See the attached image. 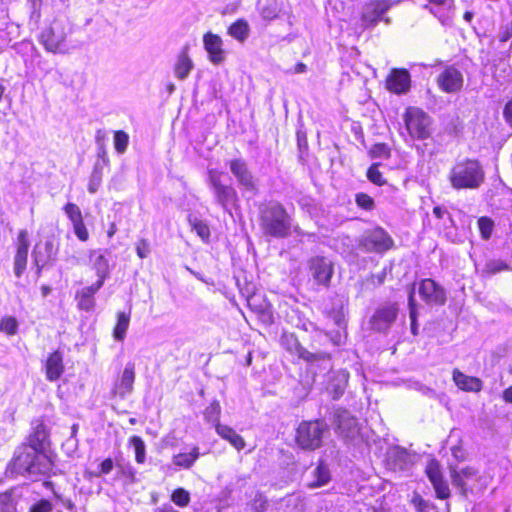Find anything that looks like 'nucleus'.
Returning a JSON list of instances; mask_svg holds the SVG:
<instances>
[{"instance_id": "f257e3e1", "label": "nucleus", "mask_w": 512, "mask_h": 512, "mask_svg": "<svg viewBox=\"0 0 512 512\" xmlns=\"http://www.w3.org/2000/svg\"><path fill=\"white\" fill-rule=\"evenodd\" d=\"M51 467V460L44 452L26 444L16 450L10 464L12 473L28 476L45 475Z\"/></svg>"}, {"instance_id": "f03ea898", "label": "nucleus", "mask_w": 512, "mask_h": 512, "mask_svg": "<svg viewBox=\"0 0 512 512\" xmlns=\"http://www.w3.org/2000/svg\"><path fill=\"white\" fill-rule=\"evenodd\" d=\"M447 179L455 190H475L483 184L485 172L478 160L464 158L454 163Z\"/></svg>"}, {"instance_id": "7ed1b4c3", "label": "nucleus", "mask_w": 512, "mask_h": 512, "mask_svg": "<svg viewBox=\"0 0 512 512\" xmlns=\"http://www.w3.org/2000/svg\"><path fill=\"white\" fill-rule=\"evenodd\" d=\"M260 227L266 236L286 238L290 235L292 219L278 202H269L260 208Z\"/></svg>"}, {"instance_id": "20e7f679", "label": "nucleus", "mask_w": 512, "mask_h": 512, "mask_svg": "<svg viewBox=\"0 0 512 512\" xmlns=\"http://www.w3.org/2000/svg\"><path fill=\"white\" fill-rule=\"evenodd\" d=\"M72 25L65 19H55L45 27L39 37L45 50L53 54H69L75 45L69 38Z\"/></svg>"}, {"instance_id": "39448f33", "label": "nucleus", "mask_w": 512, "mask_h": 512, "mask_svg": "<svg viewBox=\"0 0 512 512\" xmlns=\"http://www.w3.org/2000/svg\"><path fill=\"white\" fill-rule=\"evenodd\" d=\"M404 123L408 134L414 140H424L431 135V118L417 107L406 109Z\"/></svg>"}, {"instance_id": "423d86ee", "label": "nucleus", "mask_w": 512, "mask_h": 512, "mask_svg": "<svg viewBox=\"0 0 512 512\" xmlns=\"http://www.w3.org/2000/svg\"><path fill=\"white\" fill-rule=\"evenodd\" d=\"M326 425L320 421L302 422L297 429L296 441L303 449L314 450L321 445Z\"/></svg>"}, {"instance_id": "0eeeda50", "label": "nucleus", "mask_w": 512, "mask_h": 512, "mask_svg": "<svg viewBox=\"0 0 512 512\" xmlns=\"http://www.w3.org/2000/svg\"><path fill=\"white\" fill-rule=\"evenodd\" d=\"M393 244L391 236L381 227L368 231L360 240V246L366 252L383 253L391 249Z\"/></svg>"}, {"instance_id": "6e6552de", "label": "nucleus", "mask_w": 512, "mask_h": 512, "mask_svg": "<svg viewBox=\"0 0 512 512\" xmlns=\"http://www.w3.org/2000/svg\"><path fill=\"white\" fill-rule=\"evenodd\" d=\"M281 345L292 355L307 362H326L329 364L330 356L327 353H311L301 346L293 333H284L281 337Z\"/></svg>"}, {"instance_id": "1a4fd4ad", "label": "nucleus", "mask_w": 512, "mask_h": 512, "mask_svg": "<svg viewBox=\"0 0 512 512\" xmlns=\"http://www.w3.org/2000/svg\"><path fill=\"white\" fill-rule=\"evenodd\" d=\"M396 303L385 304L378 307L369 320L370 328L376 332H387L398 316Z\"/></svg>"}, {"instance_id": "9d476101", "label": "nucleus", "mask_w": 512, "mask_h": 512, "mask_svg": "<svg viewBox=\"0 0 512 512\" xmlns=\"http://www.w3.org/2000/svg\"><path fill=\"white\" fill-rule=\"evenodd\" d=\"M450 475L453 486L464 496H466L468 492L473 491L479 480L478 470L470 466L461 468L460 470L451 468Z\"/></svg>"}, {"instance_id": "9b49d317", "label": "nucleus", "mask_w": 512, "mask_h": 512, "mask_svg": "<svg viewBox=\"0 0 512 512\" xmlns=\"http://www.w3.org/2000/svg\"><path fill=\"white\" fill-rule=\"evenodd\" d=\"M309 274L319 285L327 286L333 275V264L324 256H315L308 261Z\"/></svg>"}, {"instance_id": "f8f14e48", "label": "nucleus", "mask_w": 512, "mask_h": 512, "mask_svg": "<svg viewBox=\"0 0 512 512\" xmlns=\"http://www.w3.org/2000/svg\"><path fill=\"white\" fill-rule=\"evenodd\" d=\"M334 421L340 436L346 440H355L360 433L359 424L354 416L347 410L337 409Z\"/></svg>"}, {"instance_id": "ddd939ff", "label": "nucleus", "mask_w": 512, "mask_h": 512, "mask_svg": "<svg viewBox=\"0 0 512 512\" xmlns=\"http://www.w3.org/2000/svg\"><path fill=\"white\" fill-rule=\"evenodd\" d=\"M231 173L236 178L238 184L246 191L251 192L253 195L257 194L258 188L255 179L248 169L246 161L242 158L232 159L229 162Z\"/></svg>"}, {"instance_id": "4468645a", "label": "nucleus", "mask_w": 512, "mask_h": 512, "mask_svg": "<svg viewBox=\"0 0 512 512\" xmlns=\"http://www.w3.org/2000/svg\"><path fill=\"white\" fill-rule=\"evenodd\" d=\"M463 84V74L454 66L446 67L437 77V85L445 93H457L462 89Z\"/></svg>"}, {"instance_id": "2eb2a0df", "label": "nucleus", "mask_w": 512, "mask_h": 512, "mask_svg": "<svg viewBox=\"0 0 512 512\" xmlns=\"http://www.w3.org/2000/svg\"><path fill=\"white\" fill-rule=\"evenodd\" d=\"M418 292L423 301L429 305H443L446 292L432 279H424L419 283Z\"/></svg>"}, {"instance_id": "dca6fc26", "label": "nucleus", "mask_w": 512, "mask_h": 512, "mask_svg": "<svg viewBox=\"0 0 512 512\" xmlns=\"http://www.w3.org/2000/svg\"><path fill=\"white\" fill-rule=\"evenodd\" d=\"M135 382V364L128 362L120 377L115 381L112 393L124 399L133 392Z\"/></svg>"}, {"instance_id": "f3484780", "label": "nucleus", "mask_w": 512, "mask_h": 512, "mask_svg": "<svg viewBox=\"0 0 512 512\" xmlns=\"http://www.w3.org/2000/svg\"><path fill=\"white\" fill-rule=\"evenodd\" d=\"M425 471L435 489L437 497L447 499L450 496V489L442 476L439 462L434 459L430 460Z\"/></svg>"}, {"instance_id": "a211bd4d", "label": "nucleus", "mask_w": 512, "mask_h": 512, "mask_svg": "<svg viewBox=\"0 0 512 512\" xmlns=\"http://www.w3.org/2000/svg\"><path fill=\"white\" fill-rule=\"evenodd\" d=\"M389 4L384 0H373L365 4L362 11V21L365 27L375 25L388 11Z\"/></svg>"}, {"instance_id": "6ab92c4d", "label": "nucleus", "mask_w": 512, "mask_h": 512, "mask_svg": "<svg viewBox=\"0 0 512 512\" xmlns=\"http://www.w3.org/2000/svg\"><path fill=\"white\" fill-rule=\"evenodd\" d=\"M413 461L414 456L401 447H393L387 453V464L393 471L407 470Z\"/></svg>"}, {"instance_id": "aec40b11", "label": "nucleus", "mask_w": 512, "mask_h": 512, "mask_svg": "<svg viewBox=\"0 0 512 512\" xmlns=\"http://www.w3.org/2000/svg\"><path fill=\"white\" fill-rule=\"evenodd\" d=\"M203 44L208 53L209 60L213 64H221L225 60V51L223 49V41L221 37L212 32H208L203 36Z\"/></svg>"}, {"instance_id": "412c9836", "label": "nucleus", "mask_w": 512, "mask_h": 512, "mask_svg": "<svg viewBox=\"0 0 512 512\" xmlns=\"http://www.w3.org/2000/svg\"><path fill=\"white\" fill-rule=\"evenodd\" d=\"M29 249L28 232L21 230L18 234L17 251L14 258V273L16 277H21L27 265Z\"/></svg>"}, {"instance_id": "4be33fe9", "label": "nucleus", "mask_w": 512, "mask_h": 512, "mask_svg": "<svg viewBox=\"0 0 512 512\" xmlns=\"http://www.w3.org/2000/svg\"><path fill=\"white\" fill-rule=\"evenodd\" d=\"M106 253V251L97 249L92 250L89 254V262L91 267L96 272L98 277L97 281H101L102 285L104 284V281L108 277L110 271L109 260L106 256Z\"/></svg>"}, {"instance_id": "5701e85b", "label": "nucleus", "mask_w": 512, "mask_h": 512, "mask_svg": "<svg viewBox=\"0 0 512 512\" xmlns=\"http://www.w3.org/2000/svg\"><path fill=\"white\" fill-rule=\"evenodd\" d=\"M410 87V74L405 69H393L387 78L388 90L401 94L408 91Z\"/></svg>"}, {"instance_id": "b1692460", "label": "nucleus", "mask_w": 512, "mask_h": 512, "mask_svg": "<svg viewBox=\"0 0 512 512\" xmlns=\"http://www.w3.org/2000/svg\"><path fill=\"white\" fill-rule=\"evenodd\" d=\"M101 281H96L91 286L84 287L76 293L77 306L84 311H91L95 307L94 295L101 289Z\"/></svg>"}, {"instance_id": "393cba45", "label": "nucleus", "mask_w": 512, "mask_h": 512, "mask_svg": "<svg viewBox=\"0 0 512 512\" xmlns=\"http://www.w3.org/2000/svg\"><path fill=\"white\" fill-rule=\"evenodd\" d=\"M64 372L63 355L60 351H54L45 362L46 379L50 382L57 381Z\"/></svg>"}, {"instance_id": "a878e982", "label": "nucleus", "mask_w": 512, "mask_h": 512, "mask_svg": "<svg viewBox=\"0 0 512 512\" xmlns=\"http://www.w3.org/2000/svg\"><path fill=\"white\" fill-rule=\"evenodd\" d=\"M453 381L459 389L466 392H479L483 387L480 378L468 376L458 369L453 370Z\"/></svg>"}, {"instance_id": "bb28decb", "label": "nucleus", "mask_w": 512, "mask_h": 512, "mask_svg": "<svg viewBox=\"0 0 512 512\" xmlns=\"http://www.w3.org/2000/svg\"><path fill=\"white\" fill-rule=\"evenodd\" d=\"M216 432L221 438L228 441L238 451L244 449L246 445L245 440L230 426L217 423Z\"/></svg>"}, {"instance_id": "cd10ccee", "label": "nucleus", "mask_w": 512, "mask_h": 512, "mask_svg": "<svg viewBox=\"0 0 512 512\" xmlns=\"http://www.w3.org/2000/svg\"><path fill=\"white\" fill-rule=\"evenodd\" d=\"M194 64L188 55V48L185 47L178 55L174 65L175 77L179 80H185L193 69Z\"/></svg>"}, {"instance_id": "c85d7f7f", "label": "nucleus", "mask_w": 512, "mask_h": 512, "mask_svg": "<svg viewBox=\"0 0 512 512\" xmlns=\"http://www.w3.org/2000/svg\"><path fill=\"white\" fill-rule=\"evenodd\" d=\"M217 203L223 209L228 210L230 205H234L238 199L236 190L231 185H225L214 192Z\"/></svg>"}, {"instance_id": "c756f323", "label": "nucleus", "mask_w": 512, "mask_h": 512, "mask_svg": "<svg viewBox=\"0 0 512 512\" xmlns=\"http://www.w3.org/2000/svg\"><path fill=\"white\" fill-rule=\"evenodd\" d=\"M48 438V432L44 424L40 423L35 428L29 437L28 446L36 448V450L43 452L45 443Z\"/></svg>"}, {"instance_id": "7c9ffc66", "label": "nucleus", "mask_w": 512, "mask_h": 512, "mask_svg": "<svg viewBox=\"0 0 512 512\" xmlns=\"http://www.w3.org/2000/svg\"><path fill=\"white\" fill-rule=\"evenodd\" d=\"M249 32V25L244 19L237 20L228 28V34L241 43L248 38Z\"/></svg>"}, {"instance_id": "2f4dec72", "label": "nucleus", "mask_w": 512, "mask_h": 512, "mask_svg": "<svg viewBox=\"0 0 512 512\" xmlns=\"http://www.w3.org/2000/svg\"><path fill=\"white\" fill-rule=\"evenodd\" d=\"M330 481V472L326 465L320 463L313 472V480L308 483L310 488L326 485Z\"/></svg>"}, {"instance_id": "473e14b6", "label": "nucleus", "mask_w": 512, "mask_h": 512, "mask_svg": "<svg viewBox=\"0 0 512 512\" xmlns=\"http://www.w3.org/2000/svg\"><path fill=\"white\" fill-rule=\"evenodd\" d=\"M130 323V315L125 312H118L117 323L113 330V337L117 341H123Z\"/></svg>"}, {"instance_id": "72a5a7b5", "label": "nucleus", "mask_w": 512, "mask_h": 512, "mask_svg": "<svg viewBox=\"0 0 512 512\" xmlns=\"http://www.w3.org/2000/svg\"><path fill=\"white\" fill-rule=\"evenodd\" d=\"M199 455V449L194 447L189 453H179L175 455L173 457V464L181 468L189 469L199 458Z\"/></svg>"}, {"instance_id": "f704fd0d", "label": "nucleus", "mask_w": 512, "mask_h": 512, "mask_svg": "<svg viewBox=\"0 0 512 512\" xmlns=\"http://www.w3.org/2000/svg\"><path fill=\"white\" fill-rule=\"evenodd\" d=\"M188 222H189V225L191 227V229L193 231L196 232V234L203 240V241H207L210 237V229L208 227V225L198 219L197 217L195 216H189L188 218Z\"/></svg>"}, {"instance_id": "c9c22d12", "label": "nucleus", "mask_w": 512, "mask_h": 512, "mask_svg": "<svg viewBox=\"0 0 512 512\" xmlns=\"http://www.w3.org/2000/svg\"><path fill=\"white\" fill-rule=\"evenodd\" d=\"M408 305H409V316L411 319V333L413 335L418 334V325H417V304L415 301V287H411L408 295Z\"/></svg>"}, {"instance_id": "e433bc0d", "label": "nucleus", "mask_w": 512, "mask_h": 512, "mask_svg": "<svg viewBox=\"0 0 512 512\" xmlns=\"http://www.w3.org/2000/svg\"><path fill=\"white\" fill-rule=\"evenodd\" d=\"M347 382L348 373L345 371H339L329 386V388L334 392V398H338L343 394Z\"/></svg>"}, {"instance_id": "4c0bfd02", "label": "nucleus", "mask_w": 512, "mask_h": 512, "mask_svg": "<svg viewBox=\"0 0 512 512\" xmlns=\"http://www.w3.org/2000/svg\"><path fill=\"white\" fill-rule=\"evenodd\" d=\"M129 443L134 448L136 462L143 464L146 459V446L144 441L139 436H132L129 439Z\"/></svg>"}, {"instance_id": "58836bf2", "label": "nucleus", "mask_w": 512, "mask_h": 512, "mask_svg": "<svg viewBox=\"0 0 512 512\" xmlns=\"http://www.w3.org/2000/svg\"><path fill=\"white\" fill-rule=\"evenodd\" d=\"M221 414V406L217 400H214L204 411V418L207 422L213 423L215 426L219 423Z\"/></svg>"}, {"instance_id": "ea45409f", "label": "nucleus", "mask_w": 512, "mask_h": 512, "mask_svg": "<svg viewBox=\"0 0 512 512\" xmlns=\"http://www.w3.org/2000/svg\"><path fill=\"white\" fill-rule=\"evenodd\" d=\"M171 501L178 507H186L190 502V493L184 488H177L171 494Z\"/></svg>"}, {"instance_id": "a19ab883", "label": "nucleus", "mask_w": 512, "mask_h": 512, "mask_svg": "<svg viewBox=\"0 0 512 512\" xmlns=\"http://www.w3.org/2000/svg\"><path fill=\"white\" fill-rule=\"evenodd\" d=\"M0 510L1 512H16V501L12 492L0 494Z\"/></svg>"}, {"instance_id": "79ce46f5", "label": "nucleus", "mask_w": 512, "mask_h": 512, "mask_svg": "<svg viewBox=\"0 0 512 512\" xmlns=\"http://www.w3.org/2000/svg\"><path fill=\"white\" fill-rule=\"evenodd\" d=\"M129 144V136L124 131H115L114 133V147L115 150L122 154L126 151Z\"/></svg>"}, {"instance_id": "37998d69", "label": "nucleus", "mask_w": 512, "mask_h": 512, "mask_svg": "<svg viewBox=\"0 0 512 512\" xmlns=\"http://www.w3.org/2000/svg\"><path fill=\"white\" fill-rule=\"evenodd\" d=\"M18 330V322L12 316L4 317L0 320V331L5 332L7 335H15Z\"/></svg>"}, {"instance_id": "c03bdc74", "label": "nucleus", "mask_w": 512, "mask_h": 512, "mask_svg": "<svg viewBox=\"0 0 512 512\" xmlns=\"http://www.w3.org/2000/svg\"><path fill=\"white\" fill-rule=\"evenodd\" d=\"M64 212L72 224L83 220L80 208L74 203H67L64 207Z\"/></svg>"}, {"instance_id": "a18cd8bd", "label": "nucleus", "mask_w": 512, "mask_h": 512, "mask_svg": "<svg viewBox=\"0 0 512 512\" xmlns=\"http://www.w3.org/2000/svg\"><path fill=\"white\" fill-rule=\"evenodd\" d=\"M369 154L372 158H389L390 148L385 143H377L371 147Z\"/></svg>"}, {"instance_id": "49530a36", "label": "nucleus", "mask_w": 512, "mask_h": 512, "mask_svg": "<svg viewBox=\"0 0 512 512\" xmlns=\"http://www.w3.org/2000/svg\"><path fill=\"white\" fill-rule=\"evenodd\" d=\"M478 227L482 238L489 239L493 231V221L488 217H481L478 220Z\"/></svg>"}, {"instance_id": "de8ad7c7", "label": "nucleus", "mask_w": 512, "mask_h": 512, "mask_svg": "<svg viewBox=\"0 0 512 512\" xmlns=\"http://www.w3.org/2000/svg\"><path fill=\"white\" fill-rule=\"evenodd\" d=\"M367 177L372 183L376 185L381 186L385 184V180L382 176V173L378 169V164H373L370 166V168L367 171Z\"/></svg>"}, {"instance_id": "09e8293b", "label": "nucleus", "mask_w": 512, "mask_h": 512, "mask_svg": "<svg viewBox=\"0 0 512 512\" xmlns=\"http://www.w3.org/2000/svg\"><path fill=\"white\" fill-rule=\"evenodd\" d=\"M102 182V173L101 171L95 167L92 175L90 177V181L88 184V191L92 194L96 193L98 188L100 187Z\"/></svg>"}, {"instance_id": "8fccbe9b", "label": "nucleus", "mask_w": 512, "mask_h": 512, "mask_svg": "<svg viewBox=\"0 0 512 512\" xmlns=\"http://www.w3.org/2000/svg\"><path fill=\"white\" fill-rule=\"evenodd\" d=\"M508 269V266L501 260H491L485 266V272L492 275Z\"/></svg>"}, {"instance_id": "3c124183", "label": "nucleus", "mask_w": 512, "mask_h": 512, "mask_svg": "<svg viewBox=\"0 0 512 512\" xmlns=\"http://www.w3.org/2000/svg\"><path fill=\"white\" fill-rule=\"evenodd\" d=\"M113 467V460L111 458H106L100 463L98 470L92 472L91 475L94 477H100L101 475L109 474L113 470Z\"/></svg>"}, {"instance_id": "603ef678", "label": "nucleus", "mask_w": 512, "mask_h": 512, "mask_svg": "<svg viewBox=\"0 0 512 512\" xmlns=\"http://www.w3.org/2000/svg\"><path fill=\"white\" fill-rule=\"evenodd\" d=\"M208 181L209 185L213 189V192L220 189V187L225 186L221 183V173L213 169L208 171Z\"/></svg>"}, {"instance_id": "864d4df0", "label": "nucleus", "mask_w": 512, "mask_h": 512, "mask_svg": "<svg viewBox=\"0 0 512 512\" xmlns=\"http://www.w3.org/2000/svg\"><path fill=\"white\" fill-rule=\"evenodd\" d=\"M75 235L80 241H87L89 238L88 230L84 224V221H80L72 224Z\"/></svg>"}, {"instance_id": "5fc2aeb1", "label": "nucleus", "mask_w": 512, "mask_h": 512, "mask_svg": "<svg viewBox=\"0 0 512 512\" xmlns=\"http://www.w3.org/2000/svg\"><path fill=\"white\" fill-rule=\"evenodd\" d=\"M356 203L365 210H371L374 206V200L367 194L359 193L356 195Z\"/></svg>"}, {"instance_id": "6e6d98bb", "label": "nucleus", "mask_w": 512, "mask_h": 512, "mask_svg": "<svg viewBox=\"0 0 512 512\" xmlns=\"http://www.w3.org/2000/svg\"><path fill=\"white\" fill-rule=\"evenodd\" d=\"M53 505L49 500L42 499L33 504L29 512H52Z\"/></svg>"}, {"instance_id": "4d7b16f0", "label": "nucleus", "mask_w": 512, "mask_h": 512, "mask_svg": "<svg viewBox=\"0 0 512 512\" xmlns=\"http://www.w3.org/2000/svg\"><path fill=\"white\" fill-rule=\"evenodd\" d=\"M136 253L139 258H147L150 254V244L146 239H140L136 244Z\"/></svg>"}, {"instance_id": "13d9d810", "label": "nucleus", "mask_w": 512, "mask_h": 512, "mask_svg": "<svg viewBox=\"0 0 512 512\" xmlns=\"http://www.w3.org/2000/svg\"><path fill=\"white\" fill-rule=\"evenodd\" d=\"M260 14L265 20H273L277 17L278 12L274 5H268L261 8Z\"/></svg>"}, {"instance_id": "bf43d9fd", "label": "nucleus", "mask_w": 512, "mask_h": 512, "mask_svg": "<svg viewBox=\"0 0 512 512\" xmlns=\"http://www.w3.org/2000/svg\"><path fill=\"white\" fill-rule=\"evenodd\" d=\"M266 508V500L261 494H257L254 500L255 512H262Z\"/></svg>"}, {"instance_id": "052dcab7", "label": "nucleus", "mask_w": 512, "mask_h": 512, "mask_svg": "<svg viewBox=\"0 0 512 512\" xmlns=\"http://www.w3.org/2000/svg\"><path fill=\"white\" fill-rule=\"evenodd\" d=\"M503 116L506 122L512 127V99L506 103L503 110Z\"/></svg>"}, {"instance_id": "680f3d73", "label": "nucleus", "mask_w": 512, "mask_h": 512, "mask_svg": "<svg viewBox=\"0 0 512 512\" xmlns=\"http://www.w3.org/2000/svg\"><path fill=\"white\" fill-rule=\"evenodd\" d=\"M47 260L48 259L42 258L39 252H37L36 250L34 251V262L38 268V273L45 266V264L47 263Z\"/></svg>"}, {"instance_id": "e2e57ef3", "label": "nucleus", "mask_w": 512, "mask_h": 512, "mask_svg": "<svg viewBox=\"0 0 512 512\" xmlns=\"http://www.w3.org/2000/svg\"><path fill=\"white\" fill-rule=\"evenodd\" d=\"M105 138H106V133H105L104 130L99 129V130L96 131V135H95L96 143L99 146H101V148L103 147Z\"/></svg>"}, {"instance_id": "0e129e2a", "label": "nucleus", "mask_w": 512, "mask_h": 512, "mask_svg": "<svg viewBox=\"0 0 512 512\" xmlns=\"http://www.w3.org/2000/svg\"><path fill=\"white\" fill-rule=\"evenodd\" d=\"M451 450H452V455L454 456V458H456L457 460H460V461L464 459V451L461 447L455 446Z\"/></svg>"}, {"instance_id": "69168bd1", "label": "nucleus", "mask_w": 512, "mask_h": 512, "mask_svg": "<svg viewBox=\"0 0 512 512\" xmlns=\"http://www.w3.org/2000/svg\"><path fill=\"white\" fill-rule=\"evenodd\" d=\"M503 399L507 403H512V386L503 391Z\"/></svg>"}, {"instance_id": "338daca9", "label": "nucleus", "mask_w": 512, "mask_h": 512, "mask_svg": "<svg viewBox=\"0 0 512 512\" xmlns=\"http://www.w3.org/2000/svg\"><path fill=\"white\" fill-rule=\"evenodd\" d=\"M413 502L419 507L420 511H424V508L427 507V503L420 497H415Z\"/></svg>"}, {"instance_id": "774afa93", "label": "nucleus", "mask_w": 512, "mask_h": 512, "mask_svg": "<svg viewBox=\"0 0 512 512\" xmlns=\"http://www.w3.org/2000/svg\"><path fill=\"white\" fill-rule=\"evenodd\" d=\"M306 69H307L306 65L304 63H302V62H299L295 66V68L293 70V73H295V74H302V73H304L306 71Z\"/></svg>"}]
</instances>
